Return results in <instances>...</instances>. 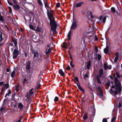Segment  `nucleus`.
<instances>
[{"label": "nucleus", "mask_w": 122, "mask_h": 122, "mask_svg": "<svg viewBox=\"0 0 122 122\" xmlns=\"http://www.w3.org/2000/svg\"><path fill=\"white\" fill-rule=\"evenodd\" d=\"M24 105L22 103L20 102L18 104V108L20 111H22L23 109Z\"/></svg>", "instance_id": "obj_16"}, {"label": "nucleus", "mask_w": 122, "mask_h": 122, "mask_svg": "<svg viewBox=\"0 0 122 122\" xmlns=\"http://www.w3.org/2000/svg\"><path fill=\"white\" fill-rule=\"evenodd\" d=\"M4 20V19L3 16H0V21H3Z\"/></svg>", "instance_id": "obj_51"}, {"label": "nucleus", "mask_w": 122, "mask_h": 122, "mask_svg": "<svg viewBox=\"0 0 122 122\" xmlns=\"http://www.w3.org/2000/svg\"><path fill=\"white\" fill-rule=\"evenodd\" d=\"M8 99H4L3 103V104L4 105L5 104H8V103H7L8 102Z\"/></svg>", "instance_id": "obj_28"}, {"label": "nucleus", "mask_w": 122, "mask_h": 122, "mask_svg": "<svg viewBox=\"0 0 122 122\" xmlns=\"http://www.w3.org/2000/svg\"><path fill=\"white\" fill-rule=\"evenodd\" d=\"M114 83L115 85H112L111 87L114 89L115 88V90H118V92L120 93L122 90V84L120 81L116 77L114 78Z\"/></svg>", "instance_id": "obj_1"}, {"label": "nucleus", "mask_w": 122, "mask_h": 122, "mask_svg": "<svg viewBox=\"0 0 122 122\" xmlns=\"http://www.w3.org/2000/svg\"><path fill=\"white\" fill-rule=\"evenodd\" d=\"M116 75L117 78H119L121 77H122V76L120 75L119 73L118 72H116Z\"/></svg>", "instance_id": "obj_30"}, {"label": "nucleus", "mask_w": 122, "mask_h": 122, "mask_svg": "<svg viewBox=\"0 0 122 122\" xmlns=\"http://www.w3.org/2000/svg\"><path fill=\"white\" fill-rule=\"evenodd\" d=\"M111 12L112 13H115L116 12L117 10H116L115 8L114 7H112L111 8Z\"/></svg>", "instance_id": "obj_27"}, {"label": "nucleus", "mask_w": 122, "mask_h": 122, "mask_svg": "<svg viewBox=\"0 0 122 122\" xmlns=\"http://www.w3.org/2000/svg\"><path fill=\"white\" fill-rule=\"evenodd\" d=\"M15 90L16 91V92H17L19 90V86H17L15 87Z\"/></svg>", "instance_id": "obj_45"}, {"label": "nucleus", "mask_w": 122, "mask_h": 122, "mask_svg": "<svg viewBox=\"0 0 122 122\" xmlns=\"http://www.w3.org/2000/svg\"><path fill=\"white\" fill-rule=\"evenodd\" d=\"M121 102H119V105L118 107L119 108H120L121 107Z\"/></svg>", "instance_id": "obj_59"}, {"label": "nucleus", "mask_w": 122, "mask_h": 122, "mask_svg": "<svg viewBox=\"0 0 122 122\" xmlns=\"http://www.w3.org/2000/svg\"><path fill=\"white\" fill-rule=\"evenodd\" d=\"M97 88L99 91L100 92L99 93V95L101 96H102L103 95V92L101 86H99Z\"/></svg>", "instance_id": "obj_17"}, {"label": "nucleus", "mask_w": 122, "mask_h": 122, "mask_svg": "<svg viewBox=\"0 0 122 122\" xmlns=\"http://www.w3.org/2000/svg\"><path fill=\"white\" fill-rule=\"evenodd\" d=\"M112 66L111 65H110L109 66H108L107 67V69L109 70L111 69L112 68Z\"/></svg>", "instance_id": "obj_60"}, {"label": "nucleus", "mask_w": 122, "mask_h": 122, "mask_svg": "<svg viewBox=\"0 0 122 122\" xmlns=\"http://www.w3.org/2000/svg\"><path fill=\"white\" fill-rule=\"evenodd\" d=\"M5 89H6V90L9 87V85L8 83L5 84Z\"/></svg>", "instance_id": "obj_39"}, {"label": "nucleus", "mask_w": 122, "mask_h": 122, "mask_svg": "<svg viewBox=\"0 0 122 122\" xmlns=\"http://www.w3.org/2000/svg\"><path fill=\"white\" fill-rule=\"evenodd\" d=\"M88 113H87L85 112L84 113V115L83 117V119L84 120H86L88 117L87 116Z\"/></svg>", "instance_id": "obj_24"}, {"label": "nucleus", "mask_w": 122, "mask_h": 122, "mask_svg": "<svg viewBox=\"0 0 122 122\" xmlns=\"http://www.w3.org/2000/svg\"><path fill=\"white\" fill-rule=\"evenodd\" d=\"M91 117H90L88 119L87 121V122H93V119Z\"/></svg>", "instance_id": "obj_32"}, {"label": "nucleus", "mask_w": 122, "mask_h": 122, "mask_svg": "<svg viewBox=\"0 0 122 122\" xmlns=\"http://www.w3.org/2000/svg\"><path fill=\"white\" fill-rule=\"evenodd\" d=\"M79 84L78 83H76V85H77L78 88L83 92V93H84L85 92L84 89L80 85V83H79Z\"/></svg>", "instance_id": "obj_15"}, {"label": "nucleus", "mask_w": 122, "mask_h": 122, "mask_svg": "<svg viewBox=\"0 0 122 122\" xmlns=\"http://www.w3.org/2000/svg\"><path fill=\"white\" fill-rule=\"evenodd\" d=\"M107 119L106 118H103L102 121V122H107Z\"/></svg>", "instance_id": "obj_52"}, {"label": "nucleus", "mask_w": 122, "mask_h": 122, "mask_svg": "<svg viewBox=\"0 0 122 122\" xmlns=\"http://www.w3.org/2000/svg\"><path fill=\"white\" fill-rule=\"evenodd\" d=\"M60 3H57L56 5V7L57 8H59L60 6Z\"/></svg>", "instance_id": "obj_49"}, {"label": "nucleus", "mask_w": 122, "mask_h": 122, "mask_svg": "<svg viewBox=\"0 0 122 122\" xmlns=\"http://www.w3.org/2000/svg\"><path fill=\"white\" fill-rule=\"evenodd\" d=\"M62 47L67 49L68 48V47H69L70 45V43L68 42L67 44L65 42H63V43Z\"/></svg>", "instance_id": "obj_14"}, {"label": "nucleus", "mask_w": 122, "mask_h": 122, "mask_svg": "<svg viewBox=\"0 0 122 122\" xmlns=\"http://www.w3.org/2000/svg\"><path fill=\"white\" fill-rule=\"evenodd\" d=\"M103 71V69L102 68L100 69L99 70V75H97L96 76V80L99 84L101 83L100 78L102 77L103 75L104 74Z\"/></svg>", "instance_id": "obj_4"}, {"label": "nucleus", "mask_w": 122, "mask_h": 122, "mask_svg": "<svg viewBox=\"0 0 122 122\" xmlns=\"http://www.w3.org/2000/svg\"><path fill=\"white\" fill-rule=\"evenodd\" d=\"M91 111L93 113L92 114H91V116H92L93 117L95 115L96 111L94 105H92L91 107Z\"/></svg>", "instance_id": "obj_10"}, {"label": "nucleus", "mask_w": 122, "mask_h": 122, "mask_svg": "<svg viewBox=\"0 0 122 122\" xmlns=\"http://www.w3.org/2000/svg\"><path fill=\"white\" fill-rule=\"evenodd\" d=\"M12 42L14 43L15 46L16 48H18L17 46V39L16 38L12 37Z\"/></svg>", "instance_id": "obj_13"}, {"label": "nucleus", "mask_w": 122, "mask_h": 122, "mask_svg": "<svg viewBox=\"0 0 122 122\" xmlns=\"http://www.w3.org/2000/svg\"><path fill=\"white\" fill-rule=\"evenodd\" d=\"M108 66L107 65V63H104V68L105 70H106L107 69Z\"/></svg>", "instance_id": "obj_31"}, {"label": "nucleus", "mask_w": 122, "mask_h": 122, "mask_svg": "<svg viewBox=\"0 0 122 122\" xmlns=\"http://www.w3.org/2000/svg\"><path fill=\"white\" fill-rule=\"evenodd\" d=\"M6 90L5 87L3 86L2 87L1 91L0 92V95L1 96H2L4 94V92Z\"/></svg>", "instance_id": "obj_18"}, {"label": "nucleus", "mask_w": 122, "mask_h": 122, "mask_svg": "<svg viewBox=\"0 0 122 122\" xmlns=\"http://www.w3.org/2000/svg\"><path fill=\"white\" fill-rule=\"evenodd\" d=\"M16 4V5H13V8L15 10H18L20 9V7L17 4V3Z\"/></svg>", "instance_id": "obj_19"}, {"label": "nucleus", "mask_w": 122, "mask_h": 122, "mask_svg": "<svg viewBox=\"0 0 122 122\" xmlns=\"http://www.w3.org/2000/svg\"><path fill=\"white\" fill-rule=\"evenodd\" d=\"M75 79L76 81L77 82H79L78 78L77 77H76L75 78Z\"/></svg>", "instance_id": "obj_63"}, {"label": "nucleus", "mask_w": 122, "mask_h": 122, "mask_svg": "<svg viewBox=\"0 0 122 122\" xmlns=\"http://www.w3.org/2000/svg\"><path fill=\"white\" fill-rule=\"evenodd\" d=\"M50 11H49L48 9H47V15L49 19L55 18L53 14L54 12L53 10H51V8H50Z\"/></svg>", "instance_id": "obj_6"}, {"label": "nucleus", "mask_w": 122, "mask_h": 122, "mask_svg": "<svg viewBox=\"0 0 122 122\" xmlns=\"http://www.w3.org/2000/svg\"><path fill=\"white\" fill-rule=\"evenodd\" d=\"M24 117V116L22 115L21 116H20L19 118V120H20L21 121V120Z\"/></svg>", "instance_id": "obj_64"}, {"label": "nucleus", "mask_w": 122, "mask_h": 122, "mask_svg": "<svg viewBox=\"0 0 122 122\" xmlns=\"http://www.w3.org/2000/svg\"><path fill=\"white\" fill-rule=\"evenodd\" d=\"M66 69L68 71H69L70 69V67L69 66H68L66 68Z\"/></svg>", "instance_id": "obj_55"}, {"label": "nucleus", "mask_w": 122, "mask_h": 122, "mask_svg": "<svg viewBox=\"0 0 122 122\" xmlns=\"http://www.w3.org/2000/svg\"><path fill=\"white\" fill-rule=\"evenodd\" d=\"M118 58L119 57H115L114 60V61L115 63H116L117 62V61H118Z\"/></svg>", "instance_id": "obj_47"}, {"label": "nucleus", "mask_w": 122, "mask_h": 122, "mask_svg": "<svg viewBox=\"0 0 122 122\" xmlns=\"http://www.w3.org/2000/svg\"><path fill=\"white\" fill-rule=\"evenodd\" d=\"M38 2L39 5L41 6H43V4L41 0H38Z\"/></svg>", "instance_id": "obj_34"}, {"label": "nucleus", "mask_w": 122, "mask_h": 122, "mask_svg": "<svg viewBox=\"0 0 122 122\" xmlns=\"http://www.w3.org/2000/svg\"><path fill=\"white\" fill-rule=\"evenodd\" d=\"M19 52L18 48H15L13 53V58L14 59H16L19 55Z\"/></svg>", "instance_id": "obj_5"}, {"label": "nucleus", "mask_w": 122, "mask_h": 122, "mask_svg": "<svg viewBox=\"0 0 122 122\" xmlns=\"http://www.w3.org/2000/svg\"><path fill=\"white\" fill-rule=\"evenodd\" d=\"M4 81L0 82V86H3L4 85Z\"/></svg>", "instance_id": "obj_62"}, {"label": "nucleus", "mask_w": 122, "mask_h": 122, "mask_svg": "<svg viewBox=\"0 0 122 122\" xmlns=\"http://www.w3.org/2000/svg\"><path fill=\"white\" fill-rule=\"evenodd\" d=\"M8 93H6L5 95V97H6L7 96H9L11 93V92L10 89H9L8 90Z\"/></svg>", "instance_id": "obj_26"}, {"label": "nucleus", "mask_w": 122, "mask_h": 122, "mask_svg": "<svg viewBox=\"0 0 122 122\" xmlns=\"http://www.w3.org/2000/svg\"><path fill=\"white\" fill-rule=\"evenodd\" d=\"M89 77V76L87 74H86L84 75V77L85 78H88Z\"/></svg>", "instance_id": "obj_58"}, {"label": "nucleus", "mask_w": 122, "mask_h": 122, "mask_svg": "<svg viewBox=\"0 0 122 122\" xmlns=\"http://www.w3.org/2000/svg\"><path fill=\"white\" fill-rule=\"evenodd\" d=\"M77 27V24L76 21H74L72 22L71 25V29H75Z\"/></svg>", "instance_id": "obj_12"}, {"label": "nucleus", "mask_w": 122, "mask_h": 122, "mask_svg": "<svg viewBox=\"0 0 122 122\" xmlns=\"http://www.w3.org/2000/svg\"><path fill=\"white\" fill-rule=\"evenodd\" d=\"M69 56L70 59L71 60V61H72L73 60V59L72 58L71 54H70Z\"/></svg>", "instance_id": "obj_61"}, {"label": "nucleus", "mask_w": 122, "mask_h": 122, "mask_svg": "<svg viewBox=\"0 0 122 122\" xmlns=\"http://www.w3.org/2000/svg\"><path fill=\"white\" fill-rule=\"evenodd\" d=\"M115 55L116 56V57H119V53L118 52H117L115 53Z\"/></svg>", "instance_id": "obj_44"}, {"label": "nucleus", "mask_w": 122, "mask_h": 122, "mask_svg": "<svg viewBox=\"0 0 122 122\" xmlns=\"http://www.w3.org/2000/svg\"><path fill=\"white\" fill-rule=\"evenodd\" d=\"M46 51L45 53L46 55L50 54L52 51V50L50 47V45H47L45 48Z\"/></svg>", "instance_id": "obj_8"}, {"label": "nucleus", "mask_w": 122, "mask_h": 122, "mask_svg": "<svg viewBox=\"0 0 122 122\" xmlns=\"http://www.w3.org/2000/svg\"><path fill=\"white\" fill-rule=\"evenodd\" d=\"M105 38L106 39V43H107V45H106V47L104 49V53H105L106 54H107L108 52L109 51V43H108V45L107 44V38L106 36H105Z\"/></svg>", "instance_id": "obj_9"}, {"label": "nucleus", "mask_w": 122, "mask_h": 122, "mask_svg": "<svg viewBox=\"0 0 122 122\" xmlns=\"http://www.w3.org/2000/svg\"><path fill=\"white\" fill-rule=\"evenodd\" d=\"M8 8L9 10V13H11L12 11V9L11 8L10 6H9L8 7Z\"/></svg>", "instance_id": "obj_50"}, {"label": "nucleus", "mask_w": 122, "mask_h": 122, "mask_svg": "<svg viewBox=\"0 0 122 122\" xmlns=\"http://www.w3.org/2000/svg\"><path fill=\"white\" fill-rule=\"evenodd\" d=\"M59 100V98L57 97H56L54 99V101L55 102H57Z\"/></svg>", "instance_id": "obj_46"}, {"label": "nucleus", "mask_w": 122, "mask_h": 122, "mask_svg": "<svg viewBox=\"0 0 122 122\" xmlns=\"http://www.w3.org/2000/svg\"><path fill=\"white\" fill-rule=\"evenodd\" d=\"M17 95L16 96H18V97H20L22 96V94H20L19 93H18L16 94Z\"/></svg>", "instance_id": "obj_56"}, {"label": "nucleus", "mask_w": 122, "mask_h": 122, "mask_svg": "<svg viewBox=\"0 0 122 122\" xmlns=\"http://www.w3.org/2000/svg\"><path fill=\"white\" fill-rule=\"evenodd\" d=\"M50 22V24L51 26V30L53 32L56 31L57 25V23L55 20V18L49 19Z\"/></svg>", "instance_id": "obj_2"}, {"label": "nucleus", "mask_w": 122, "mask_h": 122, "mask_svg": "<svg viewBox=\"0 0 122 122\" xmlns=\"http://www.w3.org/2000/svg\"><path fill=\"white\" fill-rule=\"evenodd\" d=\"M31 17L29 15H26L24 17V19L25 21V24L27 25H28L29 24H31L30 22L31 21Z\"/></svg>", "instance_id": "obj_7"}, {"label": "nucleus", "mask_w": 122, "mask_h": 122, "mask_svg": "<svg viewBox=\"0 0 122 122\" xmlns=\"http://www.w3.org/2000/svg\"><path fill=\"white\" fill-rule=\"evenodd\" d=\"M7 1L8 2V3L10 5H13V3L11 2H10L9 1V0H7Z\"/></svg>", "instance_id": "obj_57"}, {"label": "nucleus", "mask_w": 122, "mask_h": 122, "mask_svg": "<svg viewBox=\"0 0 122 122\" xmlns=\"http://www.w3.org/2000/svg\"><path fill=\"white\" fill-rule=\"evenodd\" d=\"M87 69L89 70L90 69V67L91 66V62L90 60L88 61L87 62Z\"/></svg>", "instance_id": "obj_25"}, {"label": "nucleus", "mask_w": 122, "mask_h": 122, "mask_svg": "<svg viewBox=\"0 0 122 122\" xmlns=\"http://www.w3.org/2000/svg\"><path fill=\"white\" fill-rule=\"evenodd\" d=\"M106 16H104L102 22H103L104 23H105L106 21Z\"/></svg>", "instance_id": "obj_42"}, {"label": "nucleus", "mask_w": 122, "mask_h": 122, "mask_svg": "<svg viewBox=\"0 0 122 122\" xmlns=\"http://www.w3.org/2000/svg\"><path fill=\"white\" fill-rule=\"evenodd\" d=\"M100 18V21H101L100 22L101 23H102V15H100V16L99 17Z\"/></svg>", "instance_id": "obj_54"}, {"label": "nucleus", "mask_w": 122, "mask_h": 122, "mask_svg": "<svg viewBox=\"0 0 122 122\" xmlns=\"http://www.w3.org/2000/svg\"><path fill=\"white\" fill-rule=\"evenodd\" d=\"M15 70H14L11 73V77L12 78H13L14 77L15 75Z\"/></svg>", "instance_id": "obj_29"}, {"label": "nucleus", "mask_w": 122, "mask_h": 122, "mask_svg": "<svg viewBox=\"0 0 122 122\" xmlns=\"http://www.w3.org/2000/svg\"><path fill=\"white\" fill-rule=\"evenodd\" d=\"M71 30H70L67 36V37L68 38V41H69L71 40Z\"/></svg>", "instance_id": "obj_22"}, {"label": "nucleus", "mask_w": 122, "mask_h": 122, "mask_svg": "<svg viewBox=\"0 0 122 122\" xmlns=\"http://www.w3.org/2000/svg\"><path fill=\"white\" fill-rule=\"evenodd\" d=\"M30 62L29 61L27 64L26 66V69L27 70H29L30 68Z\"/></svg>", "instance_id": "obj_20"}, {"label": "nucleus", "mask_w": 122, "mask_h": 122, "mask_svg": "<svg viewBox=\"0 0 122 122\" xmlns=\"http://www.w3.org/2000/svg\"><path fill=\"white\" fill-rule=\"evenodd\" d=\"M98 59L99 61H100L101 60V57H102V56L100 54H98Z\"/></svg>", "instance_id": "obj_37"}, {"label": "nucleus", "mask_w": 122, "mask_h": 122, "mask_svg": "<svg viewBox=\"0 0 122 122\" xmlns=\"http://www.w3.org/2000/svg\"><path fill=\"white\" fill-rule=\"evenodd\" d=\"M29 26L30 28V29H32L33 30H34V28L33 27V26L32 25H31V24H30L29 25Z\"/></svg>", "instance_id": "obj_40"}, {"label": "nucleus", "mask_w": 122, "mask_h": 122, "mask_svg": "<svg viewBox=\"0 0 122 122\" xmlns=\"http://www.w3.org/2000/svg\"><path fill=\"white\" fill-rule=\"evenodd\" d=\"M72 63H73V61H71L70 63V66L72 67H74L75 66L74 65H73L72 64Z\"/></svg>", "instance_id": "obj_48"}, {"label": "nucleus", "mask_w": 122, "mask_h": 122, "mask_svg": "<svg viewBox=\"0 0 122 122\" xmlns=\"http://www.w3.org/2000/svg\"><path fill=\"white\" fill-rule=\"evenodd\" d=\"M110 81L108 80L106 84V85L107 86H109L110 85Z\"/></svg>", "instance_id": "obj_38"}, {"label": "nucleus", "mask_w": 122, "mask_h": 122, "mask_svg": "<svg viewBox=\"0 0 122 122\" xmlns=\"http://www.w3.org/2000/svg\"><path fill=\"white\" fill-rule=\"evenodd\" d=\"M84 3V2H83L81 1L80 2L76 4V7L77 8L80 7Z\"/></svg>", "instance_id": "obj_23"}, {"label": "nucleus", "mask_w": 122, "mask_h": 122, "mask_svg": "<svg viewBox=\"0 0 122 122\" xmlns=\"http://www.w3.org/2000/svg\"><path fill=\"white\" fill-rule=\"evenodd\" d=\"M33 88H32L30 90L29 92V94L31 95L33 93V92L32 91L33 90Z\"/></svg>", "instance_id": "obj_35"}, {"label": "nucleus", "mask_w": 122, "mask_h": 122, "mask_svg": "<svg viewBox=\"0 0 122 122\" xmlns=\"http://www.w3.org/2000/svg\"><path fill=\"white\" fill-rule=\"evenodd\" d=\"M32 53L34 54L33 59H34L36 57H37L39 59L37 60V61H41V62L42 61V60L43 58L42 55H40V56L39 57V54L37 50H33L32 51Z\"/></svg>", "instance_id": "obj_3"}, {"label": "nucleus", "mask_w": 122, "mask_h": 122, "mask_svg": "<svg viewBox=\"0 0 122 122\" xmlns=\"http://www.w3.org/2000/svg\"><path fill=\"white\" fill-rule=\"evenodd\" d=\"M112 88L111 87V89L110 91V93L112 95H116L118 94V92L117 91L118 90H116V91H113Z\"/></svg>", "instance_id": "obj_11"}, {"label": "nucleus", "mask_w": 122, "mask_h": 122, "mask_svg": "<svg viewBox=\"0 0 122 122\" xmlns=\"http://www.w3.org/2000/svg\"><path fill=\"white\" fill-rule=\"evenodd\" d=\"M116 117H113L112 119L111 122H116L115 121Z\"/></svg>", "instance_id": "obj_33"}, {"label": "nucleus", "mask_w": 122, "mask_h": 122, "mask_svg": "<svg viewBox=\"0 0 122 122\" xmlns=\"http://www.w3.org/2000/svg\"><path fill=\"white\" fill-rule=\"evenodd\" d=\"M30 13L31 14V15L33 17H34L35 16V15L32 12H29L28 13H27V14L29 15H30Z\"/></svg>", "instance_id": "obj_43"}, {"label": "nucleus", "mask_w": 122, "mask_h": 122, "mask_svg": "<svg viewBox=\"0 0 122 122\" xmlns=\"http://www.w3.org/2000/svg\"><path fill=\"white\" fill-rule=\"evenodd\" d=\"M16 94L15 93H14L12 95V97L11 98L13 100L15 99V96L16 95Z\"/></svg>", "instance_id": "obj_41"}, {"label": "nucleus", "mask_w": 122, "mask_h": 122, "mask_svg": "<svg viewBox=\"0 0 122 122\" xmlns=\"http://www.w3.org/2000/svg\"><path fill=\"white\" fill-rule=\"evenodd\" d=\"M2 33L1 32H0V41L1 40L3 39L2 37Z\"/></svg>", "instance_id": "obj_53"}, {"label": "nucleus", "mask_w": 122, "mask_h": 122, "mask_svg": "<svg viewBox=\"0 0 122 122\" xmlns=\"http://www.w3.org/2000/svg\"><path fill=\"white\" fill-rule=\"evenodd\" d=\"M41 28H40L39 26H37L36 29V30L37 31L40 32L41 31Z\"/></svg>", "instance_id": "obj_36"}, {"label": "nucleus", "mask_w": 122, "mask_h": 122, "mask_svg": "<svg viewBox=\"0 0 122 122\" xmlns=\"http://www.w3.org/2000/svg\"><path fill=\"white\" fill-rule=\"evenodd\" d=\"M58 73L60 75L62 76H63L65 75V74L64 73V72L61 69H60L59 70Z\"/></svg>", "instance_id": "obj_21"}]
</instances>
